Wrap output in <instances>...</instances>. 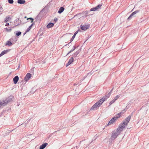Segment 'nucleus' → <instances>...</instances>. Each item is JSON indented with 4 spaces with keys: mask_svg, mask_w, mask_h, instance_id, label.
Masks as SVG:
<instances>
[{
    "mask_svg": "<svg viewBox=\"0 0 149 149\" xmlns=\"http://www.w3.org/2000/svg\"><path fill=\"white\" fill-rule=\"evenodd\" d=\"M19 77L18 76H16L13 79V81L15 84H16L19 81Z\"/></svg>",
    "mask_w": 149,
    "mask_h": 149,
    "instance_id": "0eeeda50",
    "label": "nucleus"
},
{
    "mask_svg": "<svg viewBox=\"0 0 149 149\" xmlns=\"http://www.w3.org/2000/svg\"><path fill=\"white\" fill-rule=\"evenodd\" d=\"M79 53L77 51H76L74 54V56H76Z\"/></svg>",
    "mask_w": 149,
    "mask_h": 149,
    "instance_id": "7c9ffc66",
    "label": "nucleus"
},
{
    "mask_svg": "<svg viewBox=\"0 0 149 149\" xmlns=\"http://www.w3.org/2000/svg\"><path fill=\"white\" fill-rule=\"evenodd\" d=\"M127 123H125V121H123V123H120L119 126V128L121 129V130H123L126 127L125 126L127 125Z\"/></svg>",
    "mask_w": 149,
    "mask_h": 149,
    "instance_id": "7ed1b4c3",
    "label": "nucleus"
},
{
    "mask_svg": "<svg viewBox=\"0 0 149 149\" xmlns=\"http://www.w3.org/2000/svg\"><path fill=\"white\" fill-rule=\"evenodd\" d=\"M21 32L20 31L16 33V35L17 36H19L21 34Z\"/></svg>",
    "mask_w": 149,
    "mask_h": 149,
    "instance_id": "cd10ccee",
    "label": "nucleus"
},
{
    "mask_svg": "<svg viewBox=\"0 0 149 149\" xmlns=\"http://www.w3.org/2000/svg\"><path fill=\"white\" fill-rule=\"evenodd\" d=\"M125 110V109H124V110H122L121 112H123H123Z\"/></svg>",
    "mask_w": 149,
    "mask_h": 149,
    "instance_id": "8fccbe9b",
    "label": "nucleus"
},
{
    "mask_svg": "<svg viewBox=\"0 0 149 149\" xmlns=\"http://www.w3.org/2000/svg\"><path fill=\"white\" fill-rule=\"evenodd\" d=\"M24 18H26V16Z\"/></svg>",
    "mask_w": 149,
    "mask_h": 149,
    "instance_id": "5fc2aeb1",
    "label": "nucleus"
},
{
    "mask_svg": "<svg viewBox=\"0 0 149 149\" xmlns=\"http://www.w3.org/2000/svg\"><path fill=\"white\" fill-rule=\"evenodd\" d=\"M80 31L79 30H78L76 31L74 33V35L75 36L78 33V31Z\"/></svg>",
    "mask_w": 149,
    "mask_h": 149,
    "instance_id": "e433bc0d",
    "label": "nucleus"
},
{
    "mask_svg": "<svg viewBox=\"0 0 149 149\" xmlns=\"http://www.w3.org/2000/svg\"><path fill=\"white\" fill-rule=\"evenodd\" d=\"M8 2L10 3H13V0H8Z\"/></svg>",
    "mask_w": 149,
    "mask_h": 149,
    "instance_id": "2f4dec72",
    "label": "nucleus"
},
{
    "mask_svg": "<svg viewBox=\"0 0 149 149\" xmlns=\"http://www.w3.org/2000/svg\"><path fill=\"white\" fill-rule=\"evenodd\" d=\"M113 89L112 88L111 90V91H110V92L109 93H110V94H111V92H112V90H113Z\"/></svg>",
    "mask_w": 149,
    "mask_h": 149,
    "instance_id": "de8ad7c7",
    "label": "nucleus"
},
{
    "mask_svg": "<svg viewBox=\"0 0 149 149\" xmlns=\"http://www.w3.org/2000/svg\"><path fill=\"white\" fill-rule=\"evenodd\" d=\"M54 25V24L53 23H49L47 25V28L49 29L53 27Z\"/></svg>",
    "mask_w": 149,
    "mask_h": 149,
    "instance_id": "a211bd4d",
    "label": "nucleus"
},
{
    "mask_svg": "<svg viewBox=\"0 0 149 149\" xmlns=\"http://www.w3.org/2000/svg\"><path fill=\"white\" fill-rule=\"evenodd\" d=\"M25 2L24 0H18L17 3L19 4H24Z\"/></svg>",
    "mask_w": 149,
    "mask_h": 149,
    "instance_id": "6ab92c4d",
    "label": "nucleus"
},
{
    "mask_svg": "<svg viewBox=\"0 0 149 149\" xmlns=\"http://www.w3.org/2000/svg\"><path fill=\"white\" fill-rule=\"evenodd\" d=\"M97 10L96 8L95 7L93 8L90 9V11H95Z\"/></svg>",
    "mask_w": 149,
    "mask_h": 149,
    "instance_id": "bb28decb",
    "label": "nucleus"
},
{
    "mask_svg": "<svg viewBox=\"0 0 149 149\" xmlns=\"http://www.w3.org/2000/svg\"><path fill=\"white\" fill-rule=\"evenodd\" d=\"M125 110V109H124V110H122L121 112H123H123Z\"/></svg>",
    "mask_w": 149,
    "mask_h": 149,
    "instance_id": "3c124183",
    "label": "nucleus"
},
{
    "mask_svg": "<svg viewBox=\"0 0 149 149\" xmlns=\"http://www.w3.org/2000/svg\"><path fill=\"white\" fill-rule=\"evenodd\" d=\"M34 24L33 23L29 26H30V27H31V28H32L33 25Z\"/></svg>",
    "mask_w": 149,
    "mask_h": 149,
    "instance_id": "c03bdc74",
    "label": "nucleus"
},
{
    "mask_svg": "<svg viewBox=\"0 0 149 149\" xmlns=\"http://www.w3.org/2000/svg\"><path fill=\"white\" fill-rule=\"evenodd\" d=\"M111 124H112V123H111V122L109 121V122L107 124V126H109V125H110Z\"/></svg>",
    "mask_w": 149,
    "mask_h": 149,
    "instance_id": "f704fd0d",
    "label": "nucleus"
},
{
    "mask_svg": "<svg viewBox=\"0 0 149 149\" xmlns=\"http://www.w3.org/2000/svg\"><path fill=\"white\" fill-rule=\"evenodd\" d=\"M102 6V4H99L97 6L95 7V8H96V10H97L100 9L101 6Z\"/></svg>",
    "mask_w": 149,
    "mask_h": 149,
    "instance_id": "b1692460",
    "label": "nucleus"
},
{
    "mask_svg": "<svg viewBox=\"0 0 149 149\" xmlns=\"http://www.w3.org/2000/svg\"><path fill=\"white\" fill-rule=\"evenodd\" d=\"M23 80H24L23 79H22V81H23Z\"/></svg>",
    "mask_w": 149,
    "mask_h": 149,
    "instance_id": "6e6d98bb",
    "label": "nucleus"
},
{
    "mask_svg": "<svg viewBox=\"0 0 149 149\" xmlns=\"http://www.w3.org/2000/svg\"><path fill=\"white\" fill-rule=\"evenodd\" d=\"M31 77V74L30 73H28L26 74L24 78V80L26 82H27Z\"/></svg>",
    "mask_w": 149,
    "mask_h": 149,
    "instance_id": "20e7f679",
    "label": "nucleus"
},
{
    "mask_svg": "<svg viewBox=\"0 0 149 149\" xmlns=\"http://www.w3.org/2000/svg\"><path fill=\"white\" fill-rule=\"evenodd\" d=\"M6 111H7V110H6V109H4L2 111V113H5L6 112Z\"/></svg>",
    "mask_w": 149,
    "mask_h": 149,
    "instance_id": "c9c22d12",
    "label": "nucleus"
},
{
    "mask_svg": "<svg viewBox=\"0 0 149 149\" xmlns=\"http://www.w3.org/2000/svg\"><path fill=\"white\" fill-rule=\"evenodd\" d=\"M64 10V8L63 7H61L59 9V10L58 12V13L60 14L63 12Z\"/></svg>",
    "mask_w": 149,
    "mask_h": 149,
    "instance_id": "f3484780",
    "label": "nucleus"
},
{
    "mask_svg": "<svg viewBox=\"0 0 149 149\" xmlns=\"http://www.w3.org/2000/svg\"><path fill=\"white\" fill-rule=\"evenodd\" d=\"M139 12V11L138 10H137L133 12L129 16V17L128 18V19H131L133 15L136 14L137 13H138Z\"/></svg>",
    "mask_w": 149,
    "mask_h": 149,
    "instance_id": "f8f14e48",
    "label": "nucleus"
},
{
    "mask_svg": "<svg viewBox=\"0 0 149 149\" xmlns=\"http://www.w3.org/2000/svg\"><path fill=\"white\" fill-rule=\"evenodd\" d=\"M139 12V11L138 10H137L133 12L129 16V17L128 18V19H131L133 15L136 14L137 13H138Z\"/></svg>",
    "mask_w": 149,
    "mask_h": 149,
    "instance_id": "4468645a",
    "label": "nucleus"
},
{
    "mask_svg": "<svg viewBox=\"0 0 149 149\" xmlns=\"http://www.w3.org/2000/svg\"><path fill=\"white\" fill-rule=\"evenodd\" d=\"M3 8L2 7V6L1 5H0V12H1Z\"/></svg>",
    "mask_w": 149,
    "mask_h": 149,
    "instance_id": "4c0bfd02",
    "label": "nucleus"
},
{
    "mask_svg": "<svg viewBox=\"0 0 149 149\" xmlns=\"http://www.w3.org/2000/svg\"><path fill=\"white\" fill-rule=\"evenodd\" d=\"M10 50L11 49H8L3 51L0 54V57L9 52Z\"/></svg>",
    "mask_w": 149,
    "mask_h": 149,
    "instance_id": "6e6552de",
    "label": "nucleus"
},
{
    "mask_svg": "<svg viewBox=\"0 0 149 149\" xmlns=\"http://www.w3.org/2000/svg\"><path fill=\"white\" fill-rule=\"evenodd\" d=\"M74 61V58L73 57H72L69 60V61L65 65L66 67H68L69 65L71 64Z\"/></svg>",
    "mask_w": 149,
    "mask_h": 149,
    "instance_id": "39448f33",
    "label": "nucleus"
},
{
    "mask_svg": "<svg viewBox=\"0 0 149 149\" xmlns=\"http://www.w3.org/2000/svg\"><path fill=\"white\" fill-rule=\"evenodd\" d=\"M131 118V116L130 115L128 116L125 119V123H127V125L128 123L130 121Z\"/></svg>",
    "mask_w": 149,
    "mask_h": 149,
    "instance_id": "9d476101",
    "label": "nucleus"
},
{
    "mask_svg": "<svg viewBox=\"0 0 149 149\" xmlns=\"http://www.w3.org/2000/svg\"><path fill=\"white\" fill-rule=\"evenodd\" d=\"M31 29V27H30V26H29V27L26 30V31L25 33H26L29 32L30 31V29Z\"/></svg>",
    "mask_w": 149,
    "mask_h": 149,
    "instance_id": "c756f323",
    "label": "nucleus"
},
{
    "mask_svg": "<svg viewBox=\"0 0 149 149\" xmlns=\"http://www.w3.org/2000/svg\"><path fill=\"white\" fill-rule=\"evenodd\" d=\"M79 50H81V47H80L79 48Z\"/></svg>",
    "mask_w": 149,
    "mask_h": 149,
    "instance_id": "603ef678",
    "label": "nucleus"
},
{
    "mask_svg": "<svg viewBox=\"0 0 149 149\" xmlns=\"http://www.w3.org/2000/svg\"><path fill=\"white\" fill-rule=\"evenodd\" d=\"M139 12V11L138 10H137L133 12L129 16V17L128 18V19H131L133 15L136 14L137 13H138Z\"/></svg>",
    "mask_w": 149,
    "mask_h": 149,
    "instance_id": "9b49d317",
    "label": "nucleus"
},
{
    "mask_svg": "<svg viewBox=\"0 0 149 149\" xmlns=\"http://www.w3.org/2000/svg\"><path fill=\"white\" fill-rule=\"evenodd\" d=\"M81 29L85 31V30L88 29L89 27V25L86 26L84 25H81Z\"/></svg>",
    "mask_w": 149,
    "mask_h": 149,
    "instance_id": "423d86ee",
    "label": "nucleus"
},
{
    "mask_svg": "<svg viewBox=\"0 0 149 149\" xmlns=\"http://www.w3.org/2000/svg\"><path fill=\"white\" fill-rule=\"evenodd\" d=\"M30 19L31 20V22L32 23L33 22V19L31 17L27 19V20Z\"/></svg>",
    "mask_w": 149,
    "mask_h": 149,
    "instance_id": "c85d7f7f",
    "label": "nucleus"
},
{
    "mask_svg": "<svg viewBox=\"0 0 149 149\" xmlns=\"http://www.w3.org/2000/svg\"><path fill=\"white\" fill-rule=\"evenodd\" d=\"M122 131V130H121V129L119 128V127H118V128H117L116 132V133H117L119 135Z\"/></svg>",
    "mask_w": 149,
    "mask_h": 149,
    "instance_id": "4be33fe9",
    "label": "nucleus"
},
{
    "mask_svg": "<svg viewBox=\"0 0 149 149\" xmlns=\"http://www.w3.org/2000/svg\"><path fill=\"white\" fill-rule=\"evenodd\" d=\"M81 51V50H80L78 49V50L77 51V52H79H79H80V51Z\"/></svg>",
    "mask_w": 149,
    "mask_h": 149,
    "instance_id": "09e8293b",
    "label": "nucleus"
},
{
    "mask_svg": "<svg viewBox=\"0 0 149 149\" xmlns=\"http://www.w3.org/2000/svg\"><path fill=\"white\" fill-rule=\"evenodd\" d=\"M34 68H32L31 69V72H32V71H33H33H34Z\"/></svg>",
    "mask_w": 149,
    "mask_h": 149,
    "instance_id": "ea45409f",
    "label": "nucleus"
},
{
    "mask_svg": "<svg viewBox=\"0 0 149 149\" xmlns=\"http://www.w3.org/2000/svg\"><path fill=\"white\" fill-rule=\"evenodd\" d=\"M11 18L10 17L7 16L5 19L4 22H7L9 20L11 19Z\"/></svg>",
    "mask_w": 149,
    "mask_h": 149,
    "instance_id": "aec40b11",
    "label": "nucleus"
},
{
    "mask_svg": "<svg viewBox=\"0 0 149 149\" xmlns=\"http://www.w3.org/2000/svg\"><path fill=\"white\" fill-rule=\"evenodd\" d=\"M3 113L2 112H1V113L0 114V117H1L3 115Z\"/></svg>",
    "mask_w": 149,
    "mask_h": 149,
    "instance_id": "a19ab883",
    "label": "nucleus"
},
{
    "mask_svg": "<svg viewBox=\"0 0 149 149\" xmlns=\"http://www.w3.org/2000/svg\"><path fill=\"white\" fill-rule=\"evenodd\" d=\"M128 105L129 104H128V105L126 106V108H125V111H126V110H127L129 107L130 106H128Z\"/></svg>",
    "mask_w": 149,
    "mask_h": 149,
    "instance_id": "72a5a7b5",
    "label": "nucleus"
},
{
    "mask_svg": "<svg viewBox=\"0 0 149 149\" xmlns=\"http://www.w3.org/2000/svg\"><path fill=\"white\" fill-rule=\"evenodd\" d=\"M33 88H32V90L31 91V93H32V94L33 93H34L35 91H34L33 92Z\"/></svg>",
    "mask_w": 149,
    "mask_h": 149,
    "instance_id": "58836bf2",
    "label": "nucleus"
},
{
    "mask_svg": "<svg viewBox=\"0 0 149 149\" xmlns=\"http://www.w3.org/2000/svg\"><path fill=\"white\" fill-rule=\"evenodd\" d=\"M12 44V43L10 41H8L6 43V44L5 45H8L9 46H10Z\"/></svg>",
    "mask_w": 149,
    "mask_h": 149,
    "instance_id": "5701e85b",
    "label": "nucleus"
},
{
    "mask_svg": "<svg viewBox=\"0 0 149 149\" xmlns=\"http://www.w3.org/2000/svg\"><path fill=\"white\" fill-rule=\"evenodd\" d=\"M74 47V49H72V50H71V51L72 52V51H73L74 50V49H76V47Z\"/></svg>",
    "mask_w": 149,
    "mask_h": 149,
    "instance_id": "79ce46f5",
    "label": "nucleus"
},
{
    "mask_svg": "<svg viewBox=\"0 0 149 149\" xmlns=\"http://www.w3.org/2000/svg\"><path fill=\"white\" fill-rule=\"evenodd\" d=\"M9 23H7L6 24H5V26H8L9 25Z\"/></svg>",
    "mask_w": 149,
    "mask_h": 149,
    "instance_id": "a18cd8bd",
    "label": "nucleus"
},
{
    "mask_svg": "<svg viewBox=\"0 0 149 149\" xmlns=\"http://www.w3.org/2000/svg\"><path fill=\"white\" fill-rule=\"evenodd\" d=\"M116 101L114 100V99H113V100L111 101L109 103V105H111L112 104H113L114 102Z\"/></svg>",
    "mask_w": 149,
    "mask_h": 149,
    "instance_id": "393cba45",
    "label": "nucleus"
},
{
    "mask_svg": "<svg viewBox=\"0 0 149 149\" xmlns=\"http://www.w3.org/2000/svg\"><path fill=\"white\" fill-rule=\"evenodd\" d=\"M54 20H55V21H57V18H56V19H55Z\"/></svg>",
    "mask_w": 149,
    "mask_h": 149,
    "instance_id": "864d4df0",
    "label": "nucleus"
},
{
    "mask_svg": "<svg viewBox=\"0 0 149 149\" xmlns=\"http://www.w3.org/2000/svg\"><path fill=\"white\" fill-rule=\"evenodd\" d=\"M104 102V100L102 99H100L99 100L97 101L95 103L92 107L89 110V111L96 110L98 109L99 107Z\"/></svg>",
    "mask_w": 149,
    "mask_h": 149,
    "instance_id": "f257e3e1",
    "label": "nucleus"
},
{
    "mask_svg": "<svg viewBox=\"0 0 149 149\" xmlns=\"http://www.w3.org/2000/svg\"><path fill=\"white\" fill-rule=\"evenodd\" d=\"M118 135V134L117 133H116V132L113 131L112 132L110 138V143H112L114 141Z\"/></svg>",
    "mask_w": 149,
    "mask_h": 149,
    "instance_id": "f03ea898",
    "label": "nucleus"
},
{
    "mask_svg": "<svg viewBox=\"0 0 149 149\" xmlns=\"http://www.w3.org/2000/svg\"><path fill=\"white\" fill-rule=\"evenodd\" d=\"M71 52H72L71 51V50H70V51H69L68 53V54H67L66 55H67L68 54H70V53Z\"/></svg>",
    "mask_w": 149,
    "mask_h": 149,
    "instance_id": "49530a36",
    "label": "nucleus"
},
{
    "mask_svg": "<svg viewBox=\"0 0 149 149\" xmlns=\"http://www.w3.org/2000/svg\"><path fill=\"white\" fill-rule=\"evenodd\" d=\"M75 36H74V35L72 37V38H71V41H72L73 40H74V38L75 37Z\"/></svg>",
    "mask_w": 149,
    "mask_h": 149,
    "instance_id": "473e14b6",
    "label": "nucleus"
},
{
    "mask_svg": "<svg viewBox=\"0 0 149 149\" xmlns=\"http://www.w3.org/2000/svg\"><path fill=\"white\" fill-rule=\"evenodd\" d=\"M120 97V96L119 95H117L113 99L116 101Z\"/></svg>",
    "mask_w": 149,
    "mask_h": 149,
    "instance_id": "a878e982",
    "label": "nucleus"
},
{
    "mask_svg": "<svg viewBox=\"0 0 149 149\" xmlns=\"http://www.w3.org/2000/svg\"><path fill=\"white\" fill-rule=\"evenodd\" d=\"M118 119V118H117L114 116L111 120L110 121L112 124L113 123Z\"/></svg>",
    "mask_w": 149,
    "mask_h": 149,
    "instance_id": "dca6fc26",
    "label": "nucleus"
},
{
    "mask_svg": "<svg viewBox=\"0 0 149 149\" xmlns=\"http://www.w3.org/2000/svg\"><path fill=\"white\" fill-rule=\"evenodd\" d=\"M122 114V112H120L118 113L117 115L115 116V117L118 118H119L120 117Z\"/></svg>",
    "mask_w": 149,
    "mask_h": 149,
    "instance_id": "412c9836",
    "label": "nucleus"
},
{
    "mask_svg": "<svg viewBox=\"0 0 149 149\" xmlns=\"http://www.w3.org/2000/svg\"><path fill=\"white\" fill-rule=\"evenodd\" d=\"M6 30L8 31H10L11 30V29H7Z\"/></svg>",
    "mask_w": 149,
    "mask_h": 149,
    "instance_id": "37998d69",
    "label": "nucleus"
},
{
    "mask_svg": "<svg viewBox=\"0 0 149 149\" xmlns=\"http://www.w3.org/2000/svg\"><path fill=\"white\" fill-rule=\"evenodd\" d=\"M111 94H110V93H109L107 95H105L102 98L100 99H102L104 100V102L107 100V98H108L110 96Z\"/></svg>",
    "mask_w": 149,
    "mask_h": 149,
    "instance_id": "1a4fd4ad",
    "label": "nucleus"
},
{
    "mask_svg": "<svg viewBox=\"0 0 149 149\" xmlns=\"http://www.w3.org/2000/svg\"><path fill=\"white\" fill-rule=\"evenodd\" d=\"M48 145V143H45L42 144L41 145L39 148L40 149H44Z\"/></svg>",
    "mask_w": 149,
    "mask_h": 149,
    "instance_id": "2eb2a0df",
    "label": "nucleus"
},
{
    "mask_svg": "<svg viewBox=\"0 0 149 149\" xmlns=\"http://www.w3.org/2000/svg\"><path fill=\"white\" fill-rule=\"evenodd\" d=\"M139 12V11L138 10H137L133 12L129 16V17L128 18V19H131L133 15L136 14L137 13H138Z\"/></svg>",
    "mask_w": 149,
    "mask_h": 149,
    "instance_id": "ddd939ff",
    "label": "nucleus"
}]
</instances>
